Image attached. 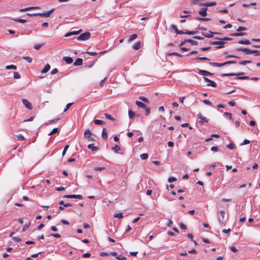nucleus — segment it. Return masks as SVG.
I'll return each instance as SVG.
<instances>
[{
    "label": "nucleus",
    "mask_w": 260,
    "mask_h": 260,
    "mask_svg": "<svg viewBox=\"0 0 260 260\" xmlns=\"http://www.w3.org/2000/svg\"><path fill=\"white\" fill-rule=\"evenodd\" d=\"M91 36V34L89 32L86 31L80 35L77 39L79 41H86L88 40Z\"/></svg>",
    "instance_id": "obj_1"
},
{
    "label": "nucleus",
    "mask_w": 260,
    "mask_h": 260,
    "mask_svg": "<svg viewBox=\"0 0 260 260\" xmlns=\"http://www.w3.org/2000/svg\"><path fill=\"white\" fill-rule=\"evenodd\" d=\"M236 62H237L236 61H227L223 63L210 62V64L213 67H220L226 64L236 63Z\"/></svg>",
    "instance_id": "obj_2"
},
{
    "label": "nucleus",
    "mask_w": 260,
    "mask_h": 260,
    "mask_svg": "<svg viewBox=\"0 0 260 260\" xmlns=\"http://www.w3.org/2000/svg\"><path fill=\"white\" fill-rule=\"evenodd\" d=\"M219 214L221 217H219L218 218V221L220 224H221L222 225H225L226 220L224 219V216H225V212L224 211H220L219 212Z\"/></svg>",
    "instance_id": "obj_3"
},
{
    "label": "nucleus",
    "mask_w": 260,
    "mask_h": 260,
    "mask_svg": "<svg viewBox=\"0 0 260 260\" xmlns=\"http://www.w3.org/2000/svg\"><path fill=\"white\" fill-rule=\"evenodd\" d=\"M197 116L200 119V120L199 121V123L201 124H204V122L207 123L209 121V119L204 116L201 113H199Z\"/></svg>",
    "instance_id": "obj_4"
},
{
    "label": "nucleus",
    "mask_w": 260,
    "mask_h": 260,
    "mask_svg": "<svg viewBox=\"0 0 260 260\" xmlns=\"http://www.w3.org/2000/svg\"><path fill=\"white\" fill-rule=\"evenodd\" d=\"M84 135L86 138L88 139L89 142L94 141L95 140L93 138L91 137V131L89 129L85 130Z\"/></svg>",
    "instance_id": "obj_5"
},
{
    "label": "nucleus",
    "mask_w": 260,
    "mask_h": 260,
    "mask_svg": "<svg viewBox=\"0 0 260 260\" xmlns=\"http://www.w3.org/2000/svg\"><path fill=\"white\" fill-rule=\"evenodd\" d=\"M210 43L211 45H218V46L216 47V48L220 49L223 47V45L225 44V42L222 41H212Z\"/></svg>",
    "instance_id": "obj_6"
},
{
    "label": "nucleus",
    "mask_w": 260,
    "mask_h": 260,
    "mask_svg": "<svg viewBox=\"0 0 260 260\" xmlns=\"http://www.w3.org/2000/svg\"><path fill=\"white\" fill-rule=\"evenodd\" d=\"M55 9L53 8L50 11H46L43 13H38V16L43 17H49L50 14L54 11Z\"/></svg>",
    "instance_id": "obj_7"
},
{
    "label": "nucleus",
    "mask_w": 260,
    "mask_h": 260,
    "mask_svg": "<svg viewBox=\"0 0 260 260\" xmlns=\"http://www.w3.org/2000/svg\"><path fill=\"white\" fill-rule=\"evenodd\" d=\"M22 102L23 105L28 110H31L32 109V107L31 103L26 99H22Z\"/></svg>",
    "instance_id": "obj_8"
},
{
    "label": "nucleus",
    "mask_w": 260,
    "mask_h": 260,
    "mask_svg": "<svg viewBox=\"0 0 260 260\" xmlns=\"http://www.w3.org/2000/svg\"><path fill=\"white\" fill-rule=\"evenodd\" d=\"M238 51H242L247 54H253V50L248 49L246 48L240 47L237 49Z\"/></svg>",
    "instance_id": "obj_9"
},
{
    "label": "nucleus",
    "mask_w": 260,
    "mask_h": 260,
    "mask_svg": "<svg viewBox=\"0 0 260 260\" xmlns=\"http://www.w3.org/2000/svg\"><path fill=\"white\" fill-rule=\"evenodd\" d=\"M66 198H69V199H78L79 200H82L83 199V196L80 194H70V195H66L63 197Z\"/></svg>",
    "instance_id": "obj_10"
},
{
    "label": "nucleus",
    "mask_w": 260,
    "mask_h": 260,
    "mask_svg": "<svg viewBox=\"0 0 260 260\" xmlns=\"http://www.w3.org/2000/svg\"><path fill=\"white\" fill-rule=\"evenodd\" d=\"M209 34H204L202 33V35L204 37L207 38H211L213 37L214 34H220L219 32L212 31L211 30L209 31Z\"/></svg>",
    "instance_id": "obj_11"
},
{
    "label": "nucleus",
    "mask_w": 260,
    "mask_h": 260,
    "mask_svg": "<svg viewBox=\"0 0 260 260\" xmlns=\"http://www.w3.org/2000/svg\"><path fill=\"white\" fill-rule=\"evenodd\" d=\"M82 31V29H80L79 30H78V31H70V32H69L66 34L64 35V37H68L71 36L72 35H78Z\"/></svg>",
    "instance_id": "obj_12"
},
{
    "label": "nucleus",
    "mask_w": 260,
    "mask_h": 260,
    "mask_svg": "<svg viewBox=\"0 0 260 260\" xmlns=\"http://www.w3.org/2000/svg\"><path fill=\"white\" fill-rule=\"evenodd\" d=\"M39 9V7H27V8H25L24 9H19V12H25V11H28L30 10H34V9Z\"/></svg>",
    "instance_id": "obj_13"
},
{
    "label": "nucleus",
    "mask_w": 260,
    "mask_h": 260,
    "mask_svg": "<svg viewBox=\"0 0 260 260\" xmlns=\"http://www.w3.org/2000/svg\"><path fill=\"white\" fill-rule=\"evenodd\" d=\"M207 8H203L201 10H200L199 11V14L203 17H205L207 15Z\"/></svg>",
    "instance_id": "obj_14"
},
{
    "label": "nucleus",
    "mask_w": 260,
    "mask_h": 260,
    "mask_svg": "<svg viewBox=\"0 0 260 260\" xmlns=\"http://www.w3.org/2000/svg\"><path fill=\"white\" fill-rule=\"evenodd\" d=\"M216 5V3L215 2H207L203 4H200V5L201 6H204L206 7H210V6H215Z\"/></svg>",
    "instance_id": "obj_15"
},
{
    "label": "nucleus",
    "mask_w": 260,
    "mask_h": 260,
    "mask_svg": "<svg viewBox=\"0 0 260 260\" xmlns=\"http://www.w3.org/2000/svg\"><path fill=\"white\" fill-rule=\"evenodd\" d=\"M102 137L104 140L108 139L107 130L106 128H104L102 130Z\"/></svg>",
    "instance_id": "obj_16"
},
{
    "label": "nucleus",
    "mask_w": 260,
    "mask_h": 260,
    "mask_svg": "<svg viewBox=\"0 0 260 260\" xmlns=\"http://www.w3.org/2000/svg\"><path fill=\"white\" fill-rule=\"evenodd\" d=\"M50 69V66L48 63L46 64L43 70L41 71V73L44 74L48 72Z\"/></svg>",
    "instance_id": "obj_17"
},
{
    "label": "nucleus",
    "mask_w": 260,
    "mask_h": 260,
    "mask_svg": "<svg viewBox=\"0 0 260 260\" xmlns=\"http://www.w3.org/2000/svg\"><path fill=\"white\" fill-rule=\"evenodd\" d=\"M63 60H64L67 63L70 64L73 62V59L71 57L65 56L63 57Z\"/></svg>",
    "instance_id": "obj_18"
},
{
    "label": "nucleus",
    "mask_w": 260,
    "mask_h": 260,
    "mask_svg": "<svg viewBox=\"0 0 260 260\" xmlns=\"http://www.w3.org/2000/svg\"><path fill=\"white\" fill-rule=\"evenodd\" d=\"M141 46V43L140 41H139V42L135 43L133 45V48L134 50H139Z\"/></svg>",
    "instance_id": "obj_19"
},
{
    "label": "nucleus",
    "mask_w": 260,
    "mask_h": 260,
    "mask_svg": "<svg viewBox=\"0 0 260 260\" xmlns=\"http://www.w3.org/2000/svg\"><path fill=\"white\" fill-rule=\"evenodd\" d=\"M88 149H90L92 151H96L99 149L98 147L94 146L93 144H90L87 146Z\"/></svg>",
    "instance_id": "obj_20"
},
{
    "label": "nucleus",
    "mask_w": 260,
    "mask_h": 260,
    "mask_svg": "<svg viewBox=\"0 0 260 260\" xmlns=\"http://www.w3.org/2000/svg\"><path fill=\"white\" fill-rule=\"evenodd\" d=\"M83 60L81 58H78L74 63V65L76 66H81L82 64Z\"/></svg>",
    "instance_id": "obj_21"
},
{
    "label": "nucleus",
    "mask_w": 260,
    "mask_h": 260,
    "mask_svg": "<svg viewBox=\"0 0 260 260\" xmlns=\"http://www.w3.org/2000/svg\"><path fill=\"white\" fill-rule=\"evenodd\" d=\"M246 33L239 31L238 32H235L231 34V36L232 37H238V36H245Z\"/></svg>",
    "instance_id": "obj_22"
},
{
    "label": "nucleus",
    "mask_w": 260,
    "mask_h": 260,
    "mask_svg": "<svg viewBox=\"0 0 260 260\" xmlns=\"http://www.w3.org/2000/svg\"><path fill=\"white\" fill-rule=\"evenodd\" d=\"M199 73L201 75H203V76H209V75H212V73H211L210 72H209L208 71H205V70H200L199 71Z\"/></svg>",
    "instance_id": "obj_23"
},
{
    "label": "nucleus",
    "mask_w": 260,
    "mask_h": 260,
    "mask_svg": "<svg viewBox=\"0 0 260 260\" xmlns=\"http://www.w3.org/2000/svg\"><path fill=\"white\" fill-rule=\"evenodd\" d=\"M136 104L139 108H141L144 109L146 107V105L143 103H142L140 101H137L136 102Z\"/></svg>",
    "instance_id": "obj_24"
},
{
    "label": "nucleus",
    "mask_w": 260,
    "mask_h": 260,
    "mask_svg": "<svg viewBox=\"0 0 260 260\" xmlns=\"http://www.w3.org/2000/svg\"><path fill=\"white\" fill-rule=\"evenodd\" d=\"M244 74V73H240L239 74H233V73H231V74H223L221 75V76H240V75H243Z\"/></svg>",
    "instance_id": "obj_25"
},
{
    "label": "nucleus",
    "mask_w": 260,
    "mask_h": 260,
    "mask_svg": "<svg viewBox=\"0 0 260 260\" xmlns=\"http://www.w3.org/2000/svg\"><path fill=\"white\" fill-rule=\"evenodd\" d=\"M137 37H138V36L136 34L131 35L128 39V42H131L134 41L137 38Z\"/></svg>",
    "instance_id": "obj_26"
},
{
    "label": "nucleus",
    "mask_w": 260,
    "mask_h": 260,
    "mask_svg": "<svg viewBox=\"0 0 260 260\" xmlns=\"http://www.w3.org/2000/svg\"><path fill=\"white\" fill-rule=\"evenodd\" d=\"M238 43L240 44L250 45L251 42L248 40H245L239 41Z\"/></svg>",
    "instance_id": "obj_27"
},
{
    "label": "nucleus",
    "mask_w": 260,
    "mask_h": 260,
    "mask_svg": "<svg viewBox=\"0 0 260 260\" xmlns=\"http://www.w3.org/2000/svg\"><path fill=\"white\" fill-rule=\"evenodd\" d=\"M94 123L95 124H97V125H103L105 124V122L103 121V120H99V119H95L94 120Z\"/></svg>",
    "instance_id": "obj_28"
},
{
    "label": "nucleus",
    "mask_w": 260,
    "mask_h": 260,
    "mask_svg": "<svg viewBox=\"0 0 260 260\" xmlns=\"http://www.w3.org/2000/svg\"><path fill=\"white\" fill-rule=\"evenodd\" d=\"M12 20L16 22H17L19 23H24L26 22V20L22 19H20V18H12Z\"/></svg>",
    "instance_id": "obj_29"
},
{
    "label": "nucleus",
    "mask_w": 260,
    "mask_h": 260,
    "mask_svg": "<svg viewBox=\"0 0 260 260\" xmlns=\"http://www.w3.org/2000/svg\"><path fill=\"white\" fill-rule=\"evenodd\" d=\"M59 204L60 205H63V207H68L72 206V205L70 203H67L64 204V202L63 201H61L59 202Z\"/></svg>",
    "instance_id": "obj_30"
},
{
    "label": "nucleus",
    "mask_w": 260,
    "mask_h": 260,
    "mask_svg": "<svg viewBox=\"0 0 260 260\" xmlns=\"http://www.w3.org/2000/svg\"><path fill=\"white\" fill-rule=\"evenodd\" d=\"M198 32V31H188L187 30H185V31H184V34H187L188 35H194L197 34Z\"/></svg>",
    "instance_id": "obj_31"
},
{
    "label": "nucleus",
    "mask_w": 260,
    "mask_h": 260,
    "mask_svg": "<svg viewBox=\"0 0 260 260\" xmlns=\"http://www.w3.org/2000/svg\"><path fill=\"white\" fill-rule=\"evenodd\" d=\"M112 150L116 153H118L120 150V147L118 145H115L114 147L112 148Z\"/></svg>",
    "instance_id": "obj_32"
},
{
    "label": "nucleus",
    "mask_w": 260,
    "mask_h": 260,
    "mask_svg": "<svg viewBox=\"0 0 260 260\" xmlns=\"http://www.w3.org/2000/svg\"><path fill=\"white\" fill-rule=\"evenodd\" d=\"M197 19L200 21H209L211 20V18H201V17H197Z\"/></svg>",
    "instance_id": "obj_33"
},
{
    "label": "nucleus",
    "mask_w": 260,
    "mask_h": 260,
    "mask_svg": "<svg viewBox=\"0 0 260 260\" xmlns=\"http://www.w3.org/2000/svg\"><path fill=\"white\" fill-rule=\"evenodd\" d=\"M251 62H252L251 60H243V61L239 62V63L241 65H245L247 63H251Z\"/></svg>",
    "instance_id": "obj_34"
},
{
    "label": "nucleus",
    "mask_w": 260,
    "mask_h": 260,
    "mask_svg": "<svg viewBox=\"0 0 260 260\" xmlns=\"http://www.w3.org/2000/svg\"><path fill=\"white\" fill-rule=\"evenodd\" d=\"M168 55L169 56L175 55V56H178V57H181L182 56L181 54H179V53H177V52L168 53Z\"/></svg>",
    "instance_id": "obj_35"
},
{
    "label": "nucleus",
    "mask_w": 260,
    "mask_h": 260,
    "mask_svg": "<svg viewBox=\"0 0 260 260\" xmlns=\"http://www.w3.org/2000/svg\"><path fill=\"white\" fill-rule=\"evenodd\" d=\"M104 115H105V117L107 119L111 120H112V121L114 120V118L111 115H110V114H109L108 113H105Z\"/></svg>",
    "instance_id": "obj_36"
},
{
    "label": "nucleus",
    "mask_w": 260,
    "mask_h": 260,
    "mask_svg": "<svg viewBox=\"0 0 260 260\" xmlns=\"http://www.w3.org/2000/svg\"><path fill=\"white\" fill-rule=\"evenodd\" d=\"M148 157V155L147 153H143L140 155V158L142 160H145L147 159Z\"/></svg>",
    "instance_id": "obj_37"
},
{
    "label": "nucleus",
    "mask_w": 260,
    "mask_h": 260,
    "mask_svg": "<svg viewBox=\"0 0 260 260\" xmlns=\"http://www.w3.org/2000/svg\"><path fill=\"white\" fill-rule=\"evenodd\" d=\"M135 115V113L134 112L132 111L131 110H128V116L129 118L132 119Z\"/></svg>",
    "instance_id": "obj_38"
},
{
    "label": "nucleus",
    "mask_w": 260,
    "mask_h": 260,
    "mask_svg": "<svg viewBox=\"0 0 260 260\" xmlns=\"http://www.w3.org/2000/svg\"><path fill=\"white\" fill-rule=\"evenodd\" d=\"M67 75V73L64 72H59L57 74V76L58 78H62L64 76H66Z\"/></svg>",
    "instance_id": "obj_39"
},
{
    "label": "nucleus",
    "mask_w": 260,
    "mask_h": 260,
    "mask_svg": "<svg viewBox=\"0 0 260 260\" xmlns=\"http://www.w3.org/2000/svg\"><path fill=\"white\" fill-rule=\"evenodd\" d=\"M196 60H210V59L206 57H197Z\"/></svg>",
    "instance_id": "obj_40"
},
{
    "label": "nucleus",
    "mask_w": 260,
    "mask_h": 260,
    "mask_svg": "<svg viewBox=\"0 0 260 260\" xmlns=\"http://www.w3.org/2000/svg\"><path fill=\"white\" fill-rule=\"evenodd\" d=\"M115 218H122L123 217V214L122 213H118L117 214H114V215Z\"/></svg>",
    "instance_id": "obj_41"
},
{
    "label": "nucleus",
    "mask_w": 260,
    "mask_h": 260,
    "mask_svg": "<svg viewBox=\"0 0 260 260\" xmlns=\"http://www.w3.org/2000/svg\"><path fill=\"white\" fill-rule=\"evenodd\" d=\"M58 128L57 127L54 128L52 130V131L50 133H49L48 135L50 136V135H53L54 134L57 133L58 132Z\"/></svg>",
    "instance_id": "obj_42"
},
{
    "label": "nucleus",
    "mask_w": 260,
    "mask_h": 260,
    "mask_svg": "<svg viewBox=\"0 0 260 260\" xmlns=\"http://www.w3.org/2000/svg\"><path fill=\"white\" fill-rule=\"evenodd\" d=\"M22 58L24 59H25V60H26L29 63L31 62V61L32 60V59L30 57H29V56L23 57Z\"/></svg>",
    "instance_id": "obj_43"
},
{
    "label": "nucleus",
    "mask_w": 260,
    "mask_h": 260,
    "mask_svg": "<svg viewBox=\"0 0 260 260\" xmlns=\"http://www.w3.org/2000/svg\"><path fill=\"white\" fill-rule=\"evenodd\" d=\"M6 68L8 70L9 69H12V70H16L17 67L16 66L14 65H10V66H7Z\"/></svg>",
    "instance_id": "obj_44"
},
{
    "label": "nucleus",
    "mask_w": 260,
    "mask_h": 260,
    "mask_svg": "<svg viewBox=\"0 0 260 260\" xmlns=\"http://www.w3.org/2000/svg\"><path fill=\"white\" fill-rule=\"evenodd\" d=\"M13 76L15 79H19L20 78V75L18 72H14Z\"/></svg>",
    "instance_id": "obj_45"
},
{
    "label": "nucleus",
    "mask_w": 260,
    "mask_h": 260,
    "mask_svg": "<svg viewBox=\"0 0 260 260\" xmlns=\"http://www.w3.org/2000/svg\"><path fill=\"white\" fill-rule=\"evenodd\" d=\"M69 145H66L64 147V149H63V150L62 151V156H64L68 150V149L69 148Z\"/></svg>",
    "instance_id": "obj_46"
},
{
    "label": "nucleus",
    "mask_w": 260,
    "mask_h": 260,
    "mask_svg": "<svg viewBox=\"0 0 260 260\" xmlns=\"http://www.w3.org/2000/svg\"><path fill=\"white\" fill-rule=\"evenodd\" d=\"M116 258L119 260H125L126 258L122 255H119L116 256Z\"/></svg>",
    "instance_id": "obj_47"
},
{
    "label": "nucleus",
    "mask_w": 260,
    "mask_h": 260,
    "mask_svg": "<svg viewBox=\"0 0 260 260\" xmlns=\"http://www.w3.org/2000/svg\"><path fill=\"white\" fill-rule=\"evenodd\" d=\"M73 103H68L66 106V108L64 109L63 112H66L73 105Z\"/></svg>",
    "instance_id": "obj_48"
},
{
    "label": "nucleus",
    "mask_w": 260,
    "mask_h": 260,
    "mask_svg": "<svg viewBox=\"0 0 260 260\" xmlns=\"http://www.w3.org/2000/svg\"><path fill=\"white\" fill-rule=\"evenodd\" d=\"M249 78L248 76H241V77H236V80H244V79H248Z\"/></svg>",
    "instance_id": "obj_49"
},
{
    "label": "nucleus",
    "mask_w": 260,
    "mask_h": 260,
    "mask_svg": "<svg viewBox=\"0 0 260 260\" xmlns=\"http://www.w3.org/2000/svg\"><path fill=\"white\" fill-rule=\"evenodd\" d=\"M139 99L140 100L144 102H145V103H148V99H147L146 98H145L144 96H140L139 97Z\"/></svg>",
    "instance_id": "obj_50"
},
{
    "label": "nucleus",
    "mask_w": 260,
    "mask_h": 260,
    "mask_svg": "<svg viewBox=\"0 0 260 260\" xmlns=\"http://www.w3.org/2000/svg\"><path fill=\"white\" fill-rule=\"evenodd\" d=\"M211 48V47H202L200 48V50H201L202 51H205L210 50Z\"/></svg>",
    "instance_id": "obj_51"
},
{
    "label": "nucleus",
    "mask_w": 260,
    "mask_h": 260,
    "mask_svg": "<svg viewBox=\"0 0 260 260\" xmlns=\"http://www.w3.org/2000/svg\"><path fill=\"white\" fill-rule=\"evenodd\" d=\"M226 147L230 149H233L235 147V145L233 143H230L226 145Z\"/></svg>",
    "instance_id": "obj_52"
},
{
    "label": "nucleus",
    "mask_w": 260,
    "mask_h": 260,
    "mask_svg": "<svg viewBox=\"0 0 260 260\" xmlns=\"http://www.w3.org/2000/svg\"><path fill=\"white\" fill-rule=\"evenodd\" d=\"M246 30H247L246 27H245L243 26H239L237 30L238 31H241Z\"/></svg>",
    "instance_id": "obj_53"
},
{
    "label": "nucleus",
    "mask_w": 260,
    "mask_h": 260,
    "mask_svg": "<svg viewBox=\"0 0 260 260\" xmlns=\"http://www.w3.org/2000/svg\"><path fill=\"white\" fill-rule=\"evenodd\" d=\"M211 150L214 152H217L219 150V148L217 146H212L211 148Z\"/></svg>",
    "instance_id": "obj_54"
},
{
    "label": "nucleus",
    "mask_w": 260,
    "mask_h": 260,
    "mask_svg": "<svg viewBox=\"0 0 260 260\" xmlns=\"http://www.w3.org/2000/svg\"><path fill=\"white\" fill-rule=\"evenodd\" d=\"M189 43L192 45H198L199 44V43L194 40H191V41H189Z\"/></svg>",
    "instance_id": "obj_55"
},
{
    "label": "nucleus",
    "mask_w": 260,
    "mask_h": 260,
    "mask_svg": "<svg viewBox=\"0 0 260 260\" xmlns=\"http://www.w3.org/2000/svg\"><path fill=\"white\" fill-rule=\"evenodd\" d=\"M17 137L18 139L20 141H23L25 139L24 137L21 134H19V135H17Z\"/></svg>",
    "instance_id": "obj_56"
},
{
    "label": "nucleus",
    "mask_w": 260,
    "mask_h": 260,
    "mask_svg": "<svg viewBox=\"0 0 260 260\" xmlns=\"http://www.w3.org/2000/svg\"><path fill=\"white\" fill-rule=\"evenodd\" d=\"M43 46L42 44L35 45L34 48L36 50H39Z\"/></svg>",
    "instance_id": "obj_57"
},
{
    "label": "nucleus",
    "mask_w": 260,
    "mask_h": 260,
    "mask_svg": "<svg viewBox=\"0 0 260 260\" xmlns=\"http://www.w3.org/2000/svg\"><path fill=\"white\" fill-rule=\"evenodd\" d=\"M176 178L175 177H170L168 179V181L169 182H174L176 180Z\"/></svg>",
    "instance_id": "obj_58"
},
{
    "label": "nucleus",
    "mask_w": 260,
    "mask_h": 260,
    "mask_svg": "<svg viewBox=\"0 0 260 260\" xmlns=\"http://www.w3.org/2000/svg\"><path fill=\"white\" fill-rule=\"evenodd\" d=\"M191 4L193 5H196V4L200 5V4H202V3H200L199 0H192L191 2Z\"/></svg>",
    "instance_id": "obj_59"
},
{
    "label": "nucleus",
    "mask_w": 260,
    "mask_h": 260,
    "mask_svg": "<svg viewBox=\"0 0 260 260\" xmlns=\"http://www.w3.org/2000/svg\"><path fill=\"white\" fill-rule=\"evenodd\" d=\"M253 54H254L255 56L260 55V51L257 50H253Z\"/></svg>",
    "instance_id": "obj_60"
},
{
    "label": "nucleus",
    "mask_w": 260,
    "mask_h": 260,
    "mask_svg": "<svg viewBox=\"0 0 260 260\" xmlns=\"http://www.w3.org/2000/svg\"><path fill=\"white\" fill-rule=\"evenodd\" d=\"M230 249L234 252H237L238 251V249L234 246H231Z\"/></svg>",
    "instance_id": "obj_61"
},
{
    "label": "nucleus",
    "mask_w": 260,
    "mask_h": 260,
    "mask_svg": "<svg viewBox=\"0 0 260 260\" xmlns=\"http://www.w3.org/2000/svg\"><path fill=\"white\" fill-rule=\"evenodd\" d=\"M203 102L204 104L207 105L211 106V102L207 100H204Z\"/></svg>",
    "instance_id": "obj_62"
},
{
    "label": "nucleus",
    "mask_w": 260,
    "mask_h": 260,
    "mask_svg": "<svg viewBox=\"0 0 260 260\" xmlns=\"http://www.w3.org/2000/svg\"><path fill=\"white\" fill-rule=\"evenodd\" d=\"M12 240L16 242H19L21 241L20 238L19 237H13L12 238Z\"/></svg>",
    "instance_id": "obj_63"
},
{
    "label": "nucleus",
    "mask_w": 260,
    "mask_h": 260,
    "mask_svg": "<svg viewBox=\"0 0 260 260\" xmlns=\"http://www.w3.org/2000/svg\"><path fill=\"white\" fill-rule=\"evenodd\" d=\"M58 72V69H57L55 68V69H54L51 71V74L52 75H54V74H57Z\"/></svg>",
    "instance_id": "obj_64"
}]
</instances>
